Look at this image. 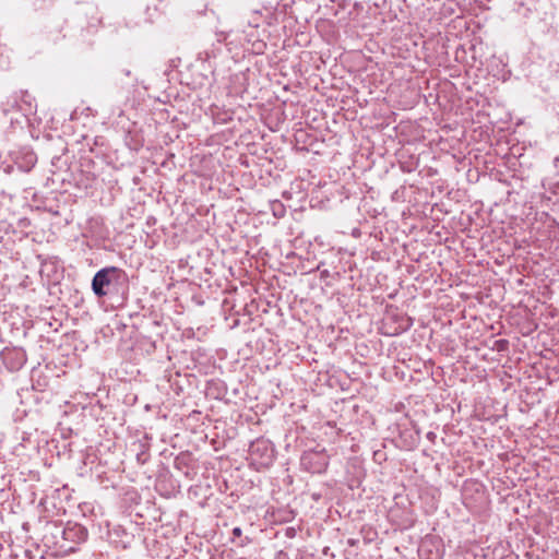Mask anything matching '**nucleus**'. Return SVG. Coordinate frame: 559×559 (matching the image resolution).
Listing matches in <instances>:
<instances>
[{
	"label": "nucleus",
	"instance_id": "f257e3e1",
	"mask_svg": "<svg viewBox=\"0 0 559 559\" xmlns=\"http://www.w3.org/2000/svg\"><path fill=\"white\" fill-rule=\"evenodd\" d=\"M329 454L324 449L306 451L300 459L301 466L313 474L325 472L329 465Z\"/></svg>",
	"mask_w": 559,
	"mask_h": 559
},
{
	"label": "nucleus",
	"instance_id": "f03ea898",
	"mask_svg": "<svg viewBox=\"0 0 559 559\" xmlns=\"http://www.w3.org/2000/svg\"><path fill=\"white\" fill-rule=\"evenodd\" d=\"M249 453L252 464L258 466H269L274 460V450L266 440H255L252 442Z\"/></svg>",
	"mask_w": 559,
	"mask_h": 559
},
{
	"label": "nucleus",
	"instance_id": "7ed1b4c3",
	"mask_svg": "<svg viewBox=\"0 0 559 559\" xmlns=\"http://www.w3.org/2000/svg\"><path fill=\"white\" fill-rule=\"evenodd\" d=\"M119 269L115 266L104 267L99 270L93 277L92 289L97 297L107 295V288L112 282V275L118 273Z\"/></svg>",
	"mask_w": 559,
	"mask_h": 559
},
{
	"label": "nucleus",
	"instance_id": "20e7f679",
	"mask_svg": "<svg viewBox=\"0 0 559 559\" xmlns=\"http://www.w3.org/2000/svg\"><path fill=\"white\" fill-rule=\"evenodd\" d=\"M63 535L66 539L78 537L79 542H84L86 539L87 533L82 526L74 525L72 527L66 528L63 531Z\"/></svg>",
	"mask_w": 559,
	"mask_h": 559
},
{
	"label": "nucleus",
	"instance_id": "39448f33",
	"mask_svg": "<svg viewBox=\"0 0 559 559\" xmlns=\"http://www.w3.org/2000/svg\"><path fill=\"white\" fill-rule=\"evenodd\" d=\"M253 34L248 35L247 40L252 43V51L255 53H262L265 49V43L261 39H253Z\"/></svg>",
	"mask_w": 559,
	"mask_h": 559
},
{
	"label": "nucleus",
	"instance_id": "423d86ee",
	"mask_svg": "<svg viewBox=\"0 0 559 559\" xmlns=\"http://www.w3.org/2000/svg\"><path fill=\"white\" fill-rule=\"evenodd\" d=\"M260 20H261V15L259 14V12H255L253 14L252 19L249 21V26H251L253 28L259 27Z\"/></svg>",
	"mask_w": 559,
	"mask_h": 559
},
{
	"label": "nucleus",
	"instance_id": "0eeeda50",
	"mask_svg": "<svg viewBox=\"0 0 559 559\" xmlns=\"http://www.w3.org/2000/svg\"><path fill=\"white\" fill-rule=\"evenodd\" d=\"M233 535L239 537L241 535V528L240 527H235L233 530Z\"/></svg>",
	"mask_w": 559,
	"mask_h": 559
}]
</instances>
